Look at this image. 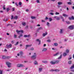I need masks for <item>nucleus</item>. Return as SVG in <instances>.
<instances>
[{"label":"nucleus","mask_w":74,"mask_h":74,"mask_svg":"<svg viewBox=\"0 0 74 74\" xmlns=\"http://www.w3.org/2000/svg\"><path fill=\"white\" fill-rule=\"evenodd\" d=\"M31 59L32 60H34L37 58V54L36 53H34V55L31 57Z\"/></svg>","instance_id":"f257e3e1"},{"label":"nucleus","mask_w":74,"mask_h":74,"mask_svg":"<svg viewBox=\"0 0 74 74\" xmlns=\"http://www.w3.org/2000/svg\"><path fill=\"white\" fill-rule=\"evenodd\" d=\"M17 66L18 67H25V65L21 64H18L17 65Z\"/></svg>","instance_id":"f03ea898"},{"label":"nucleus","mask_w":74,"mask_h":74,"mask_svg":"<svg viewBox=\"0 0 74 74\" xmlns=\"http://www.w3.org/2000/svg\"><path fill=\"white\" fill-rule=\"evenodd\" d=\"M6 63L8 65V67H11V63L9 62H6Z\"/></svg>","instance_id":"7ed1b4c3"},{"label":"nucleus","mask_w":74,"mask_h":74,"mask_svg":"<svg viewBox=\"0 0 74 74\" xmlns=\"http://www.w3.org/2000/svg\"><path fill=\"white\" fill-rule=\"evenodd\" d=\"M16 32H17V34H19L21 32V33H23V30H16Z\"/></svg>","instance_id":"20e7f679"},{"label":"nucleus","mask_w":74,"mask_h":74,"mask_svg":"<svg viewBox=\"0 0 74 74\" xmlns=\"http://www.w3.org/2000/svg\"><path fill=\"white\" fill-rule=\"evenodd\" d=\"M11 47H12V45L11 44H10L9 45H6V48H11Z\"/></svg>","instance_id":"39448f33"},{"label":"nucleus","mask_w":74,"mask_h":74,"mask_svg":"<svg viewBox=\"0 0 74 74\" xmlns=\"http://www.w3.org/2000/svg\"><path fill=\"white\" fill-rule=\"evenodd\" d=\"M69 29H74V25H71L69 27Z\"/></svg>","instance_id":"423d86ee"},{"label":"nucleus","mask_w":74,"mask_h":74,"mask_svg":"<svg viewBox=\"0 0 74 74\" xmlns=\"http://www.w3.org/2000/svg\"><path fill=\"white\" fill-rule=\"evenodd\" d=\"M54 18H56L57 21H59L60 19V18L59 17H58V16H55Z\"/></svg>","instance_id":"0eeeda50"},{"label":"nucleus","mask_w":74,"mask_h":74,"mask_svg":"<svg viewBox=\"0 0 74 74\" xmlns=\"http://www.w3.org/2000/svg\"><path fill=\"white\" fill-rule=\"evenodd\" d=\"M19 53L21 55V56H20L21 58H22V55H23V52H22V51H20Z\"/></svg>","instance_id":"6e6552de"},{"label":"nucleus","mask_w":74,"mask_h":74,"mask_svg":"<svg viewBox=\"0 0 74 74\" xmlns=\"http://www.w3.org/2000/svg\"><path fill=\"white\" fill-rule=\"evenodd\" d=\"M36 41H37V42H39L38 44L39 45H40V44H41V41L39 39H36Z\"/></svg>","instance_id":"1a4fd4ad"},{"label":"nucleus","mask_w":74,"mask_h":74,"mask_svg":"<svg viewBox=\"0 0 74 74\" xmlns=\"http://www.w3.org/2000/svg\"><path fill=\"white\" fill-rule=\"evenodd\" d=\"M63 31H64V29H60V34H62L63 33Z\"/></svg>","instance_id":"9d476101"},{"label":"nucleus","mask_w":74,"mask_h":74,"mask_svg":"<svg viewBox=\"0 0 74 74\" xmlns=\"http://www.w3.org/2000/svg\"><path fill=\"white\" fill-rule=\"evenodd\" d=\"M47 51V49L46 48H43L42 50V52H45Z\"/></svg>","instance_id":"9b49d317"},{"label":"nucleus","mask_w":74,"mask_h":74,"mask_svg":"<svg viewBox=\"0 0 74 74\" xmlns=\"http://www.w3.org/2000/svg\"><path fill=\"white\" fill-rule=\"evenodd\" d=\"M59 54V52H58L56 53L55 54H54L53 56H57V55H58Z\"/></svg>","instance_id":"f8f14e48"},{"label":"nucleus","mask_w":74,"mask_h":74,"mask_svg":"<svg viewBox=\"0 0 74 74\" xmlns=\"http://www.w3.org/2000/svg\"><path fill=\"white\" fill-rule=\"evenodd\" d=\"M42 68H39V72H41L42 71Z\"/></svg>","instance_id":"ddd939ff"},{"label":"nucleus","mask_w":74,"mask_h":74,"mask_svg":"<svg viewBox=\"0 0 74 74\" xmlns=\"http://www.w3.org/2000/svg\"><path fill=\"white\" fill-rule=\"evenodd\" d=\"M24 37H30V35H25L24 36Z\"/></svg>","instance_id":"4468645a"},{"label":"nucleus","mask_w":74,"mask_h":74,"mask_svg":"<svg viewBox=\"0 0 74 74\" xmlns=\"http://www.w3.org/2000/svg\"><path fill=\"white\" fill-rule=\"evenodd\" d=\"M42 63H48V61H42Z\"/></svg>","instance_id":"2eb2a0df"},{"label":"nucleus","mask_w":74,"mask_h":74,"mask_svg":"<svg viewBox=\"0 0 74 74\" xmlns=\"http://www.w3.org/2000/svg\"><path fill=\"white\" fill-rule=\"evenodd\" d=\"M34 64L35 65H37L38 64V62L36 61H35V62H34Z\"/></svg>","instance_id":"dca6fc26"},{"label":"nucleus","mask_w":74,"mask_h":74,"mask_svg":"<svg viewBox=\"0 0 74 74\" xmlns=\"http://www.w3.org/2000/svg\"><path fill=\"white\" fill-rule=\"evenodd\" d=\"M62 15L64 17H67V16H68V15H67V14H62Z\"/></svg>","instance_id":"f3484780"},{"label":"nucleus","mask_w":74,"mask_h":74,"mask_svg":"<svg viewBox=\"0 0 74 74\" xmlns=\"http://www.w3.org/2000/svg\"><path fill=\"white\" fill-rule=\"evenodd\" d=\"M31 45H26V48H25L26 49H27V48H28V47H30V46H31Z\"/></svg>","instance_id":"a211bd4d"},{"label":"nucleus","mask_w":74,"mask_h":74,"mask_svg":"<svg viewBox=\"0 0 74 74\" xmlns=\"http://www.w3.org/2000/svg\"><path fill=\"white\" fill-rule=\"evenodd\" d=\"M51 64H55V62H53V61H51L50 62Z\"/></svg>","instance_id":"6ab92c4d"},{"label":"nucleus","mask_w":74,"mask_h":74,"mask_svg":"<svg viewBox=\"0 0 74 74\" xmlns=\"http://www.w3.org/2000/svg\"><path fill=\"white\" fill-rule=\"evenodd\" d=\"M59 60H56L55 61V63L56 64L59 63Z\"/></svg>","instance_id":"aec40b11"},{"label":"nucleus","mask_w":74,"mask_h":74,"mask_svg":"<svg viewBox=\"0 0 74 74\" xmlns=\"http://www.w3.org/2000/svg\"><path fill=\"white\" fill-rule=\"evenodd\" d=\"M18 4H19V5L20 7H21L22 6V2H19V3H18Z\"/></svg>","instance_id":"412c9836"},{"label":"nucleus","mask_w":74,"mask_h":74,"mask_svg":"<svg viewBox=\"0 0 74 74\" xmlns=\"http://www.w3.org/2000/svg\"><path fill=\"white\" fill-rule=\"evenodd\" d=\"M60 17L61 19H62L63 22H64V18H63V16H60Z\"/></svg>","instance_id":"4be33fe9"},{"label":"nucleus","mask_w":74,"mask_h":74,"mask_svg":"<svg viewBox=\"0 0 74 74\" xmlns=\"http://www.w3.org/2000/svg\"><path fill=\"white\" fill-rule=\"evenodd\" d=\"M60 17L61 19H62L63 22H64V18H63V16H60Z\"/></svg>","instance_id":"5701e85b"},{"label":"nucleus","mask_w":74,"mask_h":74,"mask_svg":"<svg viewBox=\"0 0 74 74\" xmlns=\"http://www.w3.org/2000/svg\"><path fill=\"white\" fill-rule=\"evenodd\" d=\"M74 68V64H73L72 66L71 67V69H73Z\"/></svg>","instance_id":"b1692460"},{"label":"nucleus","mask_w":74,"mask_h":74,"mask_svg":"<svg viewBox=\"0 0 74 74\" xmlns=\"http://www.w3.org/2000/svg\"><path fill=\"white\" fill-rule=\"evenodd\" d=\"M22 25H23V26H25V25H26V23H25V22H22Z\"/></svg>","instance_id":"393cba45"},{"label":"nucleus","mask_w":74,"mask_h":74,"mask_svg":"<svg viewBox=\"0 0 74 74\" xmlns=\"http://www.w3.org/2000/svg\"><path fill=\"white\" fill-rule=\"evenodd\" d=\"M22 36H23L22 34H21L20 35V36H18V38H21V37H22Z\"/></svg>","instance_id":"a878e982"},{"label":"nucleus","mask_w":74,"mask_h":74,"mask_svg":"<svg viewBox=\"0 0 74 74\" xmlns=\"http://www.w3.org/2000/svg\"><path fill=\"white\" fill-rule=\"evenodd\" d=\"M14 19H18V16H16L14 17Z\"/></svg>","instance_id":"bb28decb"},{"label":"nucleus","mask_w":74,"mask_h":74,"mask_svg":"<svg viewBox=\"0 0 74 74\" xmlns=\"http://www.w3.org/2000/svg\"><path fill=\"white\" fill-rule=\"evenodd\" d=\"M47 34H48L47 32H46L45 34H43V37H45L46 35H47Z\"/></svg>","instance_id":"cd10ccee"},{"label":"nucleus","mask_w":74,"mask_h":74,"mask_svg":"<svg viewBox=\"0 0 74 74\" xmlns=\"http://www.w3.org/2000/svg\"><path fill=\"white\" fill-rule=\"evenodd\" d=\"M67 55V53H63V56H66Z\"/></svg>","instance_id":"c85d7f7f"},{"label":"nucleus","mask_w":74,"mask_h":74,"mask_svg":"<svg viewBox=\"0 0 74 74\" xmlns=\"http://www.w3.org/2000/svg\"><path fill=\"white\" fill-rule=\"evenodd\" d=\"M49 20L50 22H51L52 21V18H49Z\"/></svg>","instance_id":"c756f323"},{"label":"nucleus","mask_w":74,"mask_h":74,"mask_svg":"<svg viewBox=\"0 0 74 74\" xmlns=\"http://www.w3.org/2000/svg\"><path fill=\"white\" fill-rule=\"evenodd\" d=\"M34 49V48L32 47L30 49L28 50L29 51H33Z\"/></svg>","instance_id":"7c9ffc66"},{"label":"nucleus","mask_w":74,"mask_h":74,"mask_svg":"<svg viewBox=\"0 0 74 74\" xmlns=\"http://www.w3.org/2000/svg\"><path fill=\"white\" fill-rule=\"evenodd\" d=\"M66 53H69V50L67 49L66 50Z\"/></svg>","instance_id":"2f4dec72"},{"label":"nucleus","mask_w":74,"mask_h":74,"mask_svg":"<svg viewBox=\"0 0 74 74\" xmlns=\"http://www.w3.org/2000/svg\"><path fill=\"white\" fill-rule=\"evenodd\" d=\"M42 30V27H39L38 28V30Z\"/></svg>","instance_id":"473e14b6"},{"label":"nucleus","mask_w":74,"mask_h":74,"mask_svg":"<svg viewBox=\"0 0 74 74\" xmlns=\"http://www.w3.org/2000/svg\"><path fill=\"white\" fill-rule=\"evenodd\" d=\"M62 55H60V56L58 58V59H61V58H62Z\"/></svg>","instance_id":"72a5a7b5"},{"label":"nucleus","mask_w":74,"mask_h":74,"mask_svg":"<svg viewBox=\"0 0 74 74\" xmlns=\"http://www.w3.org/2000/svg\"><path fill=\"white\" fill-rule=\"evenodd\" d=\"M2 58L3 59H6V57L5 56H2Z\"/></svg>","instance_id":"f704fd0d"},{"label":"nucleus","mask_w":74,"mask_h":74,"mask_svg":"<svg viewBox=\"0 0 74 74\" xmlns=\"http://www.w3.org/2000/svg\"><path fill=\"white\" fill-rule=\"evenodd\" d=\"M31 18L32 19H35L36 18V17L32 16H31Z\"/></svg>","instance_id":"c9c22d12"},{"label":"nucleus","mask_w":74,"mask_h":74,"mask_svg":"<svg viewBox=\"0 0 74 74\" xmlns=\"http://www.w3.org/2000/svg\"><path fill=\"white\" fill-rule=\"evenodd\" d=\"M62 4V2H59L58 3V5H61V4Z\"/></svg>","instance_id":"e433bc0d"},{"label":"nucleus","mask_w":74,"mask_h":74,"mask_svg":"<svg viewBox=\"0 0 74 74\" xmlns=\"http://www.w3.org/2000/svg\"><path fill=\"white\" fill-rule=\"evenodd\" d=\"M54 71H59V70L56 69H55L54 70Z\"/></svg>","instance_id":"4c0bfd02"},{"label":"nucleus","mask_w":74,"mask_h":74,"mask_svg":"<svg viewBox=\"0 0 74 74\" xmlns=\"http://www.w3.org/2000/svg\"><path fill=\"white\" fill-rule=\"evenodd\" d=\"M47 26H49V23L48 22H47Z\"/></svg>","instance_id":"58836bf2"},{"label":"nucleus","mask_w":74,"mask_h":74,"mask_svg":"<svg viewBox=\"0 0 74 74\" xmlns=\"http://www.w3.org/2000/svg\"><path fill=\"white\" fill-rule=\"evenodd\" d=\"M0 74H3V71L0 70Z\"/></svg>","instance_id":"ea45409f"},{"label":"nucleus","mask_w":74,"mask_h":74,"mask_svg":"<svg viewBox=\"0 0 74 74\" xmlns=\"http://www.w3.org/2000/svg\"><path fill=\"white\" fill-rule=\"evenodd\" d=\"M17 37V35H16V34H14V38H16Z\"/></svg>","instance_id":"a19ab883"},{"label":"nucleus","mask_w":74,"mask_h":74,"mask_svg":"<svg viewBox=\"0 0 74 74\" xmlns=\"http://www.w3.org/2000/svg\"><path fill=\"white\" fill-rule=\"evenodd\" d=\"M66 23H67V24H70V21H66Z\"/></svg>","instance_id":"79ce46f5"},{"label":"nucleus","mask_w":74,"mask_h":74,"mask_svg":"<svg viewBox=\"0 0 74 74\" xmlns=\"http://www.w3.org/2000/svg\"><path fill=\"white\" fill-rule=\"evenodd\" d=\"M50 15H54V14L53 13L50 12Z\"/></svg>","instance_id":"37998d69"},{"label":"nucleus","mask_w":74,"mask_h":74,"mask_svg":"<svg viewBox=\"0 0 74 74\" xmlns=\"http://www.w3.org/2000/svg\"><path fill=\"white\" fill-rule=\"evenodd\" d=\"M47 42H51V41L50 40H47Z\"/></svg>","instance_id":"c03bdc74"},{"label":"nucleus","mask_w":74,"mask_h":74,"mask_svg":"<svg viewBox=\"0 0 74 74\" xmlns=\"http://www.w3.org/2000/svg\"><path fill=\"white\" fill-rule=\"evenodd\" d=\"M19 42H17L15 44V45H17L18 44Z\"/></svg>","instance_id":"a18cd8bd"},{"label":"nucleus","mask_w":74,"mask_h":74,"mask_svg":"<svg viewBox=\"0 0 74 74\" xmlns=\"http://www.w3.org/2000/svg\"><path fill=\"white\" fill-rule=\"evenodd\" d=\"M55 14L56 15H59V13L58 12H56Z\"/></svg>","instance_id":"49530a36"},{"label":"nucleus","mask_w":74,"mask_h":74,"mask_svg":"<svg viewBox=\"0 0 74 74\" xmlns=\"http://www.w3.org/2000/svg\"><path fill=\"white\" fill-rule=\"evenodd\" d=\"M55 46H57L58 45V43H55L54 44Z\"/></svg>","instance_id":"de8ad7c7"},{"label":"nucleus","mask_w":74,"mask_h":74,"mask_svg":"<svg viewBox=\"0 0 74 74\" xmlns=\"http://www.w3.org/2000/svg\"><path fill=\"white\" fill-rule=\"evenodd\" d=\"M68 4H69L70 5L71 4V3L70 2H69L67 3Z\"/></svg>","instance_id":"09e8293b"},{"label":"nucleus","mask_w":74,"mask_h":74,"mask_svg":"<svg viewBox=\"0 0 74 74\" xmlns=\"http://www.w3.org/2000/svg\"><path fill=\"white\" fill-rule=\"evenodd\" d=\"M54 70L53 69H51L50 71H54Z\"/></svg>","instance_id":"8fccbe9b"},{"label":"nucleus","mask_w":74,"mask_h":74,"mask_svg":"<svg viewBox=\"0 0 74 74\" xmlns=\"http://www.w3.org/2000/svg\"><path fill=\"white\" fill-rule=\"evenodd\" d=\"M25 29H27L28 28V25H27L26 26V27H25Z\"/></svg>","instance_id":"3c124183"},{"label":"nucleus","mask_w":74,"mask_h":74,"mask_svg":"<svg viewBox=\"0 0 74 74\" xmlns=\"http://www.w3.org/2000/svg\"><path fill=\"white\" fill-rule=\"evenodd\" d=\"M36 2L38 3H39L40 1L39 0H36Z\"/></svg>","instance_id":"603ef678"},{"label":"nucleus","mask_w":74,"mask_h":74,"mask_svg":"<svg viewBox=\"0 0 74 74\" xmlns=\"http://www.w3.org/2000/svg\"><path fill=\"white\" fill-rule=\"evenodd\" d=\"M69 64H71V61H69Z\"/></svg>","instance_id":"864d4df0"},{"label":"nucleus","mask_w":74,"mask_h":74,"mask_svg":"<svg viewBox=\"0 0 74 74\" xmlns=\"http://www.w3.org/2000/svg\"><path fill=\"white\" fill-rule=\"evenodd\" d=\"M71 18H72V19L73 20H74V17L73 16H72L71 17Z\"/></svg>","instance_id":"5fc2aeb1"},{"label":"nucleus","mask_w":74,"mask_h":74,"mask_svg":"<svg viewBox=\"0 0 74 74\" xmlns=\"http://www.w3.org/2000/svg\"><path fill=\"white\" fill-rule=\"evenodd\" d=\"M69 20H72L71 17H69Z\"/></svg>","instance_id":"6e6d98bb"},{"label":"nucleus","mask_w":74,"mask_h":74,"mask_svg":"<svg viewBox=\"0 0 74 74\" xmlns=\"http://www.w3.org/2000/svg\"><path fill=\"white\" fill-rule=\"evenodd\" d=\"M67 40H68V39H65L64 41H65V42H66V41H67Z\"/></svg>","instance_id":"4d7b16f0"},{"label":"nucleus","mask_w":74,"mask_h":74,"mask_svg":"<svg viewBox=\"0 0 74 74\" xmlns=\"http://www.w3.org/2000/svg\"><path fill=\"white\" fill-rule=\"evenodd\" d=\"M7 11H8L10 10V9L8 8H7Z\"/></svg>","instance_id":"13d9d810"},{"label":"nucleus","mask_w":74,"mask_h":74,"mask_svg":"<svg viewBox=\"0 0 74 74\" xmlns=\"http://www.w3.org/2000/svg\"><path fill=\"white\" fill-rule=\"evenodd\" d=\"M12 19H14V16L13 15H12V17H11V18Z\"/></svg>","instance_id":"bf43d9fd"},{"label":"nucleus","mask_w":74,"mask_h":74,"mask_svg":"<svg viewBox=\"0 0 74 74\" xmlns=\"http://www.w3.org/2000/svg\"><path fill=\"white\" fill-rule=\"evenodd\" d=\"M15 4H16V5L18 6L19 5L18 4H17V3L16 2L15 3Z\"/></svg>","instance_id":"052dcab7"},{"label":"nucleus","mask_w":74,"mask_h":74,"mask_svg":"<svg viewBox=\"0 0 74 74\" xmlns=\"http://www.w3.org/2000/svg\"><path fill=\"white\" fill-rule=\"evenodd\" d=\"M11 43H12V44H14V40H12L11 41Z\"/></svg>","instance_id":"680f3d73"},{"label":"nucleus","mask_w":74,"mask_h":74,"mask_svg":"<svg viewBox=\"0 0 74 74\" xmlns=\"http://www.w3.org/2000/svg\"><path fill=\"white\" fill-rule=\"evenodd\" d=\"M54 11L53 10H51L50 11V12H54Z\"/></svg>","instance_id":"e2e57ef3"},{"label":"nucleus","mask_w":74,"mask_h":74,"mask_svg":"<svg viewBox=\"0 0 74 74\" xmlns=\"http://www.w3.org/2000/svg\"><path fill=\"white\" fill-rule=\"evenodd\" d=\"M15 10V8H12V11H14Z\"/></svg>","instance_id":"0e129e2a"},{"label":"nucleus","mask_w":74,"mask_h":74,"mask_svg":"<svg viewBox=\"0 0 74 74\" xmlns=\"http://www.w3.org/2000/svg\"><path fill=\"white\" fill-rule=\"evenodd\" d=\"M47 19H48V18L47 17H46L45 18V20H47Z\"/></svg>","instance_id":"69168bd1"},{"label":"nucleus","mask_w":74,"mask_h":74,"mask_svg":"<svg viewBox=\"0 0 74 74\" xmlns=\"http://www.w3.org/2000/svg\"><path fill=\"white\" fill-rule=\"evenodd\" d=\"M5 5H4L3 7V10H5Z\"/></svg>","instance_id":"338daca9"},{"label":"nucleus","mask_w":74,"mask_h":74,"mask_svg":"<svg viewBox=\"0 0 74 74\" xmlns=\"http://www.w3.org/2000/svg\"><path fill=\"white\" fill-rule=\"evenodd\" d=\"M36 26H40V25L38 24L36 25Z\"/></svg>","instance_id":"774afa93"}]
</instances>
